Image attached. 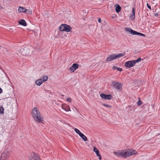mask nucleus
I'll return each instance as SVG.
<instances>
[{"instance_id":"2eb2a0df","label":"nucleus","mask_w":160,"mask_h":160,"mask_svg":"<svg viewBox=\"0 0 160 160\" xmlns=\"http://www.w3.org/2000/svg\"><path fill=\"white\" fill-rule=\"evenodd\" d=\"M18 11L19 12H27V10L23 7H19L18 9Z\"/></svg>"},{"instance_id":"f257e3e1","label":"nucleus","mask_w":160,"mask_h":160,"mask_svg":"<svg viewBox=\"0 0 160 160\" xmlns=\"http://www.w3.org/2000/svg\"><path fill=\"white\" fill-rule=\"evenodd\" d=\"M114 154L117 156L126 158L131 155L135 154L137 153L135 150L126 149L121 151H118L117 152H114Z\"/></svg>"},{"instance_id":"473e14b6","label":"nucleus","mask_w":160,"mask_h":160,"mask_svg":"<svg viewBox=\"0 0 160 160\" xmlns=\"http://www.w3.org/2000/svg\"><path fill=\"white\" fill-rule=\"evenodd\" d=\"M147 7L149 9L151 10L152 9H151V6L149 5L148 4V3H147Z\"/></svg>"},{"instance_id":"9b49d317","label":"nucleus","mask_w":160,"mask_h":160,"mask_svg":"<svg viewBox=\"0 0 160 160\" xmlns=\"http://www.w3.org/2000/svg\"><path fill=\"white\" fill-rule=\"evenodd\" d=\"M61 107L62 109L67 112L71 111L69 106L65 104H62L61 106Z\"/></svg>"},{"instance_id":"cd10ccee","label":"nucleus","mask_w":160,"mask_h":160,"mask_svg":"<svg viewBox=\"0 0 160 160\" xmlns=\"http://www.w3.org/2000/svg\"><path fill=\"white\" fill-rule=\"evenodd\" d=\"M139 99H140V98H139ZM142 104V102L140 100H139L137 102V104L138 106H140Z\"/></svg>"},{"instance_id":"bb28decb","label":"nucleus","mask_w":160,"mask_h":160,"mask_svg":"<svg viewBox=\"0 0 160 160\" xmlns=\"http://www.w3.org/2000/svg\"><path fill=\"white\" fill-rule=\"evenodd\" d=\"M130 18L131 19L133 20L135 18V15H133V14H130Z\"/></svg>"},{"instance_id":"dca6fc26","label":"nucleus","mask_w":160,"mask_h":160,"mask_svg":"<svg viewBox=\"0 0 160 160\" xmlns=\"http://www.w3.org/2000/svg\"><path fill=\"white\" fill-rule=\"evenodd\" d=\"M116 6L115 9L116 11L118 13L121 11V7L118 4H116Z\"/></svg>"},{"instance_id":"7ed1b4c3","label":"nucleus","mask_w":160,"mask_h":160,"mask_svg":"<svg viewBox=\"0 0 160 160\" xmlns=\"http://www.w3.org/2000/svg\"><path fill=\"white\" fill-rule=\"evenodd\" d=\"M10 152L7 149H5L2 153L0 160H6L9 157Z\"/></svg>"},{"instance_id":"4468645a","label":"nucleus","mask_w":160,"mask_h":160,"mask_svg":"<svg viewBox=\"0 0 160 160\" xmlns=\"http://www.w3.org/2000/svg\"><path fill=\"white\" fill-rule=\"evenodd\" d=\"M72 29V28L69 25L65 24L64 30V31L67 32H69Z\"/></svg>"},{"instance_id":"5701e85b","label":"nucleus","mask_w":160,"mask_h":160,"mask_svg":"<svg viewBox=\"0 0 160 160\" xmlns=\"http://www.w3.org/2000/svg\"><path fill=\"white\" fill-rule=\"evenodd\" d=\"M74 130L77 133L79 134V136L82 133L78 129L76 128H75Z\"/></svg>"},{"instance_id":"423d86ee","label":"nucleus","mask_w":160,"mask_h":160,"mask_svg":"<svg viewBox=\"0 0 160 160\" xmlns=\"http://www.w3.org/2000/svg\"><path fill=\"white\" fill-rule=\"evenodd\" d=\"M100 97L102 98L105 99L110 100L112 98V96L110 94L106 95L104 93H101L100 95Z\"/></svg>"},{"instance_id":"f03ea898","label":"nucleus","mask_w":160,"mask_h":160,"mask_svg":"<svg viewBox=\"0 0 160 160\" xmlns=\"http://www.w3.org/2000/svg\"><path fill=\"white\" fill-rule=\"evenodd\" d=\"M32 114L34 120L37 122L39 123L42 121V117L39 110L37 108L35 107L33 109Z\"/></svg>"},{"instance_id":"2f4dec72","label":"nucleus","mask_w":160,"mask_h":160,"mask_svg":"<svg viewBox=\"0 0 160 160\" xmlns=\"http://www.w3.org/2000/svg\"><path fill=\"white\" fill-rule=\"evenodd\" d=\"M32 11L31 10H27V12H25L26 13H28V14H31L32 13Z\"/></svg>"},{"instance_id":"a878e982","label":"nucleus","mask_w":160,"mask_h":160,"mask_svg":"<svg viewBox=\"0 0 160 160\" xmlns=\"http://www.w3.org/2000/svg\"><path fill=\"white\" fill-rule=\"evenodd\" d=\"M141 60V58H139L135 60H133V61H134V64H135L136 63L140 62Z\"/></svg>"},{"instance_id":"6ab92c4d","label":"nucleus","mask_w":160,"mask_h":160,"mask_svg":"<svg viewBox=\"0 0 160 160\" xmlns=\"http://www.w3.org/2000/svg\"><path fill=\"white\" fill-rule=\"evenodd\" d=\"M125 53V52H124V53H120L117 55H116L115 58H118L119 57H123Z\"/></svg>"},{"instance_id":"1a4fd4ad","label":"nucleus","mask_w":160,"mask_h":160,"mask_svg":"<svg viewBox=\"0 0 160 160\" xmlns=\"http://www.w3.org/2000/svg\"><path fill=\"white\" fill-rule=\"evenodd\" d=\"M78 67V65L77 63H74L72 66L70 68L69 70L72 72H73L76 70Z\"/></svg>"},{"instance_id":"412c9836","label":"nucleus","mask_w":160,"mask_h":160,"mask_svg":"<svg viewBox=\"0 0 160 160\" xmlns=\"http://www.w3.org/2000/svg\"><path fill=\"white\" fill-rule=\"evenodd\" d=\"M80 136L82 138L84 141H86L87 140V138L82 133Z\"/></svg>"},{"instance_id":"0eeeda50","label":"nucleus","mask_w":160,"mask_h":160,"mask_svg":"<svg viewBox=\"0 0 160 160\" xmlns=\"http://www.w3.org/2000/svg\"><path fill=\"white\" fill-rule=\"evenodd\" d=\"M134 62L133 60L127 62L125 63V66L128 68L132 67L135 65Z\"/></svg>"},{"instance_id":"a211bd4d","label":"nucleus","mask_w":160,"mask_h":160,"mask_svg":"<svg viewBox=\"0 0 160 160\" xmlns=\"http://www.w3.org/2000/svg\"><path fill=\"white\" fill-rule=\"evenodd\" d=\"M43 82L41 79H38L36 81V84L38 86L40 85Z\"/></svg>"},{"instance_id":"393cba45","label":"nucleus","mask_w":160,"mask_h":160,"mask_svg":"<svg viewBox=\"0 0 160 160\" xmlns=\"http://www.w3.org/2000/svg\"><path fill=\"white\" fill-rule=\"evenodd\" d=\"M4 109L2 107L0 106V113L3 114Z\"/></svg>"},{"instance_id":"6e6552de","label":"nucleus","mask_w":160,"mask_h":160,"mask_svg":"<svg viewBox=\"0 0 160 160\" xmlns=\"http://www.w3.org/2000/svg\"><path fill=\"white\" fill-rule=\"evenodd\" d=\"M112 85L113 87L119 90H121L122 86L121 85V84L119 83L118 82H112Z\"/></svg>"},{"instance_id":"aec40b11","label":"nucleus","mask_w":160,"mask_h":160,"mask_svg":"<svg viewBox=\"0 0 160 160\" xmlns=\"http://www.w3.org/2000/svg\"><path fill=\"white\" fill-rule=\"evenodd\" d=\"M48 79V77L47 76H43L42 78L41 79L43 81V82H44L47 81Z\"/></svg>"},{"instance_id":"4be33fe9","label":"nucleus","mask_w":160,"mask_h":160,"mask_svg":"<svg viewBox=\"0 0 160 160\" xmlns=\"http://www.w3.org/2000/svg\"><path fill=\"white\" fill-rule=\"evenodd\" d=\"M64 25L65 24H62L59 27V30L61 31H64Z\"/></svg>"},{"instance_id":"f3484780","label":"nucleus","mask_w":160,"mask_h":160,"mask_svg":"<svg viewBox=\"0 0 160 160\" xmlns=\"http://www.w3.org/2000/svg\"><path fill=\"white\" fill-rule=\"evenodd\" d=\"M19 23L20 24L22 25L23 26H26L27 25V23L26 21L23 19H21L19 22Z\"/></svg>"},{"instance_id":"c756f323","label":"nucleus","mask_w":160,"mask_h":160,"mask_svg":"<svg viewBox=\"0 0 160 160\" xmlns=\"http://www.w3.org/2000/svg\"><path fill=\"white\" fill-rule=\"evenodd\" d=\"M103 105L105 107H108V108H111V106L110 105H108V104H103Z\"/></svg>"},{"instance_id":"7c9ffc66","label":"nucleus","mask_w":160,"mask_h":160,"mask_svg":"<svg viewBox=\"0 0 160 160\" xmlns=\"http://www.w3.org/2000/svg\"><path fill=\"white\" fill-rule=\"evenodd\" d=\"M132 14H133V15H135V9L134 8H132Z\"/></svg>"},{"instance_id":"f8f14e48","label":"nucleus","mask_w":160,"mask_h":160,"mask_svg":"<svg viewBox=\"0 0 160 160\" xmlns=\"http://www.w3.org/2000/svg\"><path fill=\"white\" fill-rule=\"evenodd\" d=\"M115 57L116 55L113 54L109 55V57L107 58L106 59V61L107 62L112 61L113 60L116 59V58Z\"/></svg>"},{"instance_id":"4c0bfd02","label":"nucleus","mask_w":160,"mask_h":160,"mask_svg":"<svg viewBox=\"0 0 160 160\" xmlns=\"http://www.w3.org/2000/svg\"><path fill=\"white\" fill-rule=\"evenodd\" d=\"M2 88L0 87V94L2 92Z\"/></svg>"},{"instance_id":"9d476101","label":"nucleus","mask_w":160,"mask_h":160,"mask_svg":"<svg viewBox=\"0 0 160 160\" xmlns=\"http://www.w3.org/2000/svg\"><path fill=\"white\" fill-rule=\"evenodd\" d=\"M125 30L127 32H130L132 35H137L138 32L135 31L129 28H125Z\"/></svg>"},{"instance_id":"72a5a7b5","label":"nucleus","mask_w":160,"mask_h":160,"mask_svg":"<svg viewBox=\"0 0 160 160\" xmlns=\"http://www.w3.org/2000/svg\"><path fill=\"white\" fill-rule=\"evenodd\" d=\"M67 101H68V102H71V99L70 98H68L67 99Z\"/></svg>"},{"instance_id":"c9c22d12","label":"nucleus","mask_w":160,"mask_h":160,"mask_svg":"<svg viewBox=\"0 0 160 160\" xmlns=\"http://www.w3.org/2000/svg\"><path fill=\"white\" fill-rule=\"evenodd\" d=\"M154 16L156 17L158 16V14L157 13H154Z\"/></svg>"},{"instance_id":"39448f33","label":"nucleus","mask_w":160,"mask_h":160,"mask_svg":"<svg viewBox=\"0 0 160 160\" xmlns=\"http://www.w3.org/2000/svg\"><path fill=\"white\" fill-rule=\"evenodd\" d=\"M20 52L23 55H26L29 54L31 51L27 47H25L24 48L21 49Z\"/></svg>"},{"instance_id":"f704fd0d","label":"nucleus","mask_w":160,"mask_h":160,"mask_svg":"<svg viewBox=\"0 0 160 160\" xmlns=\"http://www.w3.org/2000/svg\"><path fill=\"white\" fill-rule=\"evenodd\" d=\"M1 48L2 49V50H3L4 51V50H5V51H7L6 49V48H4L3 47H0V49Z\"/></svg>"},{"instance_id":"b1692460","label":"nucleus","mask_w":160,"mask_h":160,"mask_svg":"<svg viewBox=\"0 0 160 160\" xmlns=\"http://www.w3.org/2000/svg\"><path fill=\"white\" fill-rule=\"evenodd\" d=\"M114 69H116L118 71H122V68H118L117 67H116L115 66H114L113 68Z\"/></svg>"},{"instance_id":"c85d7f7f","label":"nucleus","mask_w":160,"mask_h":160,"mask_svg":"<svg viewBox=\"0 0 160 160\" xmlns=\"http://www.w3.org/2000/svg\"><path fill=\"white\" fill-rule=\"evenodd\" d=\"M137 35H138L140 36H143L144 37H145V34H143L142 33H140L139 32H138V34Z\"/></svg>"},{"instance_id":"20e7f679","label":"nucleus","mask_w":160,"mask_h":160,"mask_svg":"<svg viewBox=\"0 0 160 160\" xmlns=\"http://www.w3.org/2000/svg\"><path fill=\"white\" fill-rule=\"evenodd\" d=\"M30 160H40L39 156L37 153L34 152H32L31 154V156L29 157Z\"/></svg>"},{"instance_id":"e433bc0d","label":"nucleus","mask_w":160,"mask_h":160,"mask_svg":"<svg viewBox=\"0 0 160 160\" xmlns=\"http://www.w3.org/2000/svg\"><path fill=\"white\" fill-rule=\"evenodd\" d=\"M98 21L100 23L101 22V20L100 18L98 19Z\"/></svg>"},{"instance_id":"ddd939ff","label":"nucleus","mask_w":160,"mask_h":160,"mask_svg":"<svg viewBox=\"0 0 160 160\" xmlns=\"http://www.w3.org/2000/svg\"><path fill=\"white\" fill-rule=\"evenodd\" d=\"M93 151L96 153L97 156L99 157V159L101 160L102 159L101 156L99 153V152L98 150L96 147H94L93 149Z\"/></svg>"}]
</instances>
